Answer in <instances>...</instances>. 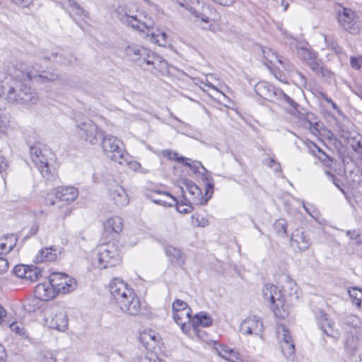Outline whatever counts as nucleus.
I'll use <instances>...</instances> for the list:
<instances>
[{
  "mask_svg": "<svg viewBox=\"0 0 362 362\" xmlns=\"http://www.w3.org/2000/svg\"><path fill=\"white\" fill-rule=\"evenodd\" d=\"M191 314V308H186L185 310H181V312L173 315L175 322L180 326L185 333H187L190 329L192 320Z\"/></svg>",
  "mask_w": 362,
  "mask_h": 362,
  "instance_id": "26",
  "label": "nucleus"
},
{
  "mask_svg": "<svg viewBox=\"0 0 362 362\" xmlns=\"http://www.w3.org/2000/svg\"><path fill=\"white\" fill-rule=\"evenodd\" d=\"M48 153H49V151L44 148V153L40 157V160L43 163L41 165H35V166L38 168L42 177L47 180H51L56 176V170L49 163Z\"/></svg>",
  "mask_w": 362,
  "mask_h": 362,
  "instance_id": "25",
  "label": "nucleus"
},
{
  "mask_svg": "<svg viewBox=\"0 0 362 362\" xmlns=\"http://www.w3.org/2000/svg\"><path fill=\"white\" fill-rule=\"evenodd\" d=\"M192 225L196 227H206L209 225V222L204 216L197 214L192 216Z\"/></svg>",
  "mask_w": 362,
  "mask_h": 362,
  "instance_id": "48",
  "label": "nucleus"
},
{
  "mask_svg": "<svg viewBox=\"0 0 362 362\" xmlns=\"http://www.w3.org/2000/svg\"><path fill=\"white\" fill-rule=\"evenodd\" d=\"M51 285L57 293H67L74 291L76 286L74 279L61 272H53L49 275Z\"/></svg>",
  "mask_w": 362,
  "mask_h": 362,
  "instance_id": "10",
  "label": "nucleus"
},
{
  "mask_svg": "<svg viewBox=\"0 0 362 362\" xmlns=\"http://www.w3.org/2000/svg\"><path fill=\"white\" fill-rule=\"evenodd\" d=\"M315 156H316L319 160H320L325 165L331 166L332 162V159L321 149L320 152H318L317 155H315Z\"/></svg>",
  "mask_w": 362,
  "mask_h": 362,
  "instance_id": "62",
  "label": "nucleus"
},
{
  "mask_svg": "<svg viewBox=\"0 0 362 362\" xmlns=\"http://www.w3.org/2000/svg\"><path fill=\"white\" fill-rule=\"evenodd\" d=\"M60 4L75 21L88 18V12L82 8L75 0H54Z\"/></svg>",
  "mask_w": 362,
  "mask_h": 362,
  "instance_id": "20",
  "label": "nucleus"
},
{
  "mask_svg": "<svg viewBox=\"0 0 362 362\" xmlns=\"http://www.w3.org/2000/svg\"><path fill=\"white\" fill-rule=\"evenodd\" d=\"M9 127V121L6 116L0 115V137L5 134Z\"/></svg>",
  "mask_w": 362,
  "mask_h": 362,
  "instance_id": "60",
  "label": "nucleus"
},
{
  "mask_svg": "<svg viewBox=\"0 0 362 362\" xmlns=\"http://www.w3.org/2000/svg\"><path fill=\"white\" fill-rule=\"evenodd\" d=\"M264 57L270 64H275V63H279L282 64L287 70L292 71L293 65L287 64L286 62H284L281 57L278 54L271 49H264L262 50Z\"/></svg>",
  "mask_w": 362,
  "mask_h": 362,
  "instance_id": "35",
  "label": "nucleus"
},
{
  "mask_svg": "<svg viewBox=\"0 0 362 362\" xmlns=\"http://www.w3.org/2000/svg\"><path fill=\"white\" fill-rule=\"evenodd\" d=\"M145 49L139 45L132 44L125 48V54L132 61L136 62L139 66H142L140 60L142 54H144Z\"/></svg>",
  "mask_w": 362,
  "mask_h": 362,
  "instance_id": "34",
  "label": "nucleus"
},
{
  "mask_svg": "<svg viewBox=\"0 0 362 362\" xmlns=\"http://www.w3.org/2000/svg\"><path fill=\"white\" fill-rule=\"evenodd\" d=\"M281 352L287 359H292L295 354V345L293 341H286L280 343Z\"/></svg>",
  "mask_w": 362,
  "mask_h": 362,
  "instance_id": "41",
  "label": "nucleus"
},
{
  "mask_svg": "<svg viewBox=\"0 0 362 362\" xmlns=\"http://www.w3.org/2000/svg\"><path fill=\"white\" fill-rule=\"evenodd\" d=\"M42 58L43 60L59 65L71 64L75 62V58L72 55L59 52H51L43 55Z\"/></svg>",
  "mask_w": 362,
  "mask_h": 362,
  "instance_id": "28",
  "label": "nucleus"
},
{
  "mask_svg": "<svg viewBox=\"0 0 362 362\" xmlns=\"http://www.w3.org/2000/svg\"><path fill=\"white\" fill-rule=\"evenodd\" d=\"M165 250L172 264L182 266L185 263V255L180 249L172 245H168Z\"/></svg>",
  "mask_w": 362,
  "mask_h": 362,
  "instance_id": "33",
  "label": "nucleus"
},
{
  "mask_svg": "<svg viewBox=\"0 0 362 362\" xmlns=\"http://www.w3.org/2000/svg\"><path fill=\"white\" fill-rule=\"evenodd\" d=\"M77 129L79 137L91 145L96 144L102 137L98 126L90 119L78 122Z\"/></svg>",
  "mask_w": 362,
  "mask_h": 362,
  "instance_id": "7",
  "label": "nucleus"
},
{
  "mask_svg": "<svg viewBox=\"0 0 362 362\" xmlns=\"http://www.w3.org/2000/svg\"><path fill=\"white\" fill-rule=\"evenodd\" d=\"M11 330L19 336H25L26 330L22 322H13L9 325Z\"/></svg>",
  "mask_w": 362,
  "mask_h": 362,
  "instance_id": "49",
  "label": "nucleus"
},
{
  "mask_svg": "<svg viewBox=\"0 0 362 362\" xmlns=\"http://www.w3.org/2000/svg\"><path fill=\"white\" fill-rule=\"evenodd\" d=\"M255 93L261 98L270 102L276 103L284 108L294 107L296 102L284 93L281 89L275 88L265 82H258L255 86Z\"/></svg>",
  "mask_w": 362,
  "mask_h": 362,
  "instance_id": "2",
  "label": "nucleus"
},
{
  "mask_svg": "<svg viewBox=\"0 0 362 362\" xmlns=\"http://www.w3.org/2000/svg\"><path fill=\"white\" fill-rule=\"evenodd\" d=\"M339 136L344 139V142L349 145L354 151L358 152L362 147L360 136L356 132L346 128L344 125L339 127Z\"/></svg>",
  "mask_w": 362,
  "mask_h": 362,
  "instance_id": "23",
  "label": "nucleus"
},
{
  "mask_svg": "<svg viewBox=\"0 0 362 362\" xmlns=\"http://www.w3.org/2000/svg\"><path fill=\"white\" fill-rule=\"evenodd\" d=\"M17 239L13 236L0 238V255L8 253L16 245Z\"/></svg>",
  "mask_w": 362,
  "mask_h": 362,
  "instance_id": "37",
  "label": "nucleus"
},
{
  "mask_svg": "<svg viewBox=\"0 0 362 362\" xmlns=\"http://www.w3.org/2000/svg\"><path fill=\"white\" fill-rule=\"evenodd\" d=\"M339 21L345 30L351 34H358L362 29V19L354 11L344 8L339 14Z\"/></svg>",
  "mask_w": 362,
  "mask_h": 362,
  "instance_id": "6",
  "label": "nucleus"
},
{
  "mask_svg": "<svg viewBox=\"0 0 362 362\" xmlns=\"http://www.w3.org/2000/svg\"><path fill=\"white\" fill-rule=\"evenodd\" d=\"M44 321L49 329L64 332L68 328V315L59 304L50 305L44 310Z\"/></svg>",
  "mask_w": 362,
  "mask_h": 362,
  "instance_id": "3",
  "label": "nucleus"
},
{
  "mask_svg": "<svg viewBox=\"0 0 362 362\" xmlns=\"http://www.w3.org/2000/svg\"><path fill=\"white\" fill-rule=\"evenodd\" d=\"M121 262L117 247L115 244L102 245L98 249V267L100 269L115 267Z\"/></svg>",
  "mask_w": 362,
  "mask_h": 362,
  "instance_id": "5",
  "label": "nucleus"
},
{
  "mask_svg": "<svg viewBox=\"0 0 362 362\" xmlns=\"http://www.w3.org/2000/svg\"><path fill=\"white\" fill-rule=\"evenodd\" d=\"M284 295V298L286 299V296L298 298V286L295 281L290 277L286 276L284 284L282 285V289L281 290Z\"/></svg>",
  "mask_w": 362,
  "mask_h": 362,
  "instance_id": "36",
  "label": "nucleus"
},
{
  "mask_svg": "<svg viewBox=\"0 0 362 362\" xmlns=\"http://www.w3.org/2000/svg\"><path fill=\"white\" fill-rule=\"evenodd\" d=\"M41 275L40 269L33 266H28L26 271V276L25 279L28 280L31 282L36 281L38 280L39 276Z\"/></svg>",
  "mask_w": 362,
  "mask_h": 362,
  "instance_id": "46",
  "label": "nucleus"
},
{
  "mask_svg": "<svg viewBox=\"0 0 362 362\" xmlns=\"http://www.w3.org/2000/svg\"><path fill=\"white\" fill-rule=\"evenodd\" d=\"M347 200L354 209L362 208V197L359 194H354L353 197H346Z\"/></svg>",
  "mask_w": 362,
  "mask_h": 362,
  "instance_id": "56",
  "label": "nucleus"
},
{
  "mask_svg": "<svg viewBox=\"0 0 362 362\" xmlns=\"http://www.w3.org/2000/svg\"><path fill=\"white\" fill-rule=\"evenodd\" d=\"M212 324V320L206 313L197 314L192 320V326L195 329L198 326L209 327Z\"/></svg>",
  "mask_w": 362,
  "mask_h": 362,
  "instance_id": "38",
  "label": "nucleus"
},
{
  "mask_svg": "<svg viewBox=\"0 0 362 362\" xmlns=\"http://www.w3.org/2000/svg\"><path fill=\"white\" fill-rule=\"evenodd\" d=\"M346 235L349 236L351 240H354L356 245L362 244V234L358 230H347Z\"/></svg>",
  "mask_w": 362,
  "mask_h": 362,
  "instance_id": "55",
  "label": "nucleus"
},
{
  "mask_svg": "<svg viewBox=\"0 0 362 362\" xmlns=\"http://www.w3.org/2000/svg\"><path fill=\"white\" fill-rule=\"evenodd\" d=\"M146 197L152 202L163 206H173L175 201V197L173 195L168 192L158 190L147 192Z\"/></svg>",
  "mask_w": 362,
  "mask_h": 362,
  "instance_id": "22",
  "label": "nucleus"
},
{
  "mask_svg": "<svg viewBox=\"0 0 362 362\" xmlns=\"http://www.w3.org/2000/svg\"><path fill=\"white\" fill-rule=\"evenodd\" d=\"M351 66L355 69H359L362 65V57H351L350 59Z\"/></svg>",
  "mask_w": 362,
  "mask_h": 362,
  "instance_id": "64",
  "label": "nucleus"
},
{
  "mask_svg": "<svg viewBox=\"0 0 362 362\" xmlns=\"http://www.w3.org/2000/svg\"><path fill=\"white\" fill-rule=\"evenodd\" d=\"M264 330L263 322L257 315L246 317L240 324V331L245 335H260Z\"/></svg>",
  "mask_w": 362,
  "mask_h": 362,
  "instance_id": "17",
  "label": "nucleus"
},
{
  "mask_svg": "<svg viewBox=\"0 0 362 362\" xmlns=\"http://www.w3.org/2000/svg\"><path fill=\"white\" fill-rule=\"evenodd\" d=\"M274 229L277 234L283 236L286 234V223L284 220H278L274 223Z\"/></svg>",
  "mask_w": 362,
  "mask_h": 362,
  "instance_id": "53",
  "label": "nucleus"
},
{
  "mask_svg": "<svg viewBox=\"0 0 362 362\" xmlns=\"http://www.w3.org/2000/svg\"><path fill=\"white\" fill-rule=\"evenodd\" d=\"M298 54L304 61L306 62L307 64L309 62L313 61L317 57L316 53L311 49L306 47H301L298 48Z\"/></svg>",
  "mask_w": 362,
  "mask_h": 362,
  "instance_id": "43",
  "label": "nucleus"
},
{
  "mask_svg": "<svg viewBox=\"0 0 362 362\" xmlns=\"http://www.w3.org/2000/svg\"><path fill=\"white\" fill-rule=\"evenodd\" d=\"M276 334L279 339V343L286 342V341H293L289 331L283 325H279L276 327Z\"/></svg>",
  "mask_w": 362,
  "mask_h": 362,
  "instance_id": "45",
  "label": "nucleus"
},
{
  "mask_svg": "<svg viewBox=\"0 0 362 362\" xmlns=\"http://www.w3.org/2000/svg\"><path fill=\"white\" fill-rule=\"evenodd\" d=\"M108 195L110 199L119 207L124 206L129 203L127 192L124 189L119 185L111 186L109 189Z\"/></svg>",
  "mask_w": 362,
  "mask_h": 362,
  "instance_id": "24",
  "label": "nucleus"
},
{
  "mask_svg": "<svg viewBox=\"0 0 362 362\" xmlns=\"http://www.w3.org/2000/svg\"><path fill=\"white\" fill-rule=\"evenodd\" d=\"M120 21L133 29L140 32H146L149 30L153 25V22L151 18L146 15L140 13L139 15L132 16L127 13L122 14L119 16Z\"/></svg>",
  "mask_w": 362,
  "mask_h": 362,
  "instance_id": "11",
  "label": "nucleus"
},
{
  "mask_svg": "<svg viewBox=\"0 0 362 362\" xmlns=\"http://www.w3.org/2000/svg\"><path fill=\"white\" fill-rule=\"evenodd\" d=\"M39 98L37 93L29 86L23 83V87L19 90L20 104L33 105L37 103Z\"/></svg>",
  "mask_w": 362,
  "mask_h": 362,
  "instance_id": "29",
  "label": "nucleus"
},
{
  "mask_svg": "<svg viewBox=\"0 0 362 362\" xmlns=\"http://www.w3.org/2000/svg\"><path fill=\"white\" fill-rule=\"evenodd\" d=\"M35 293L37 298L42 300H48L53 298L57 292L51 285L50 278H49V282L41 283L37 285L35 288Z\"/></svg>",
  "mask_w": 362,
  "mask_h": 362,
  "instance_id": "27",
  "label": "nucleus"
},
{
  "mask_svg": "<svg viewBox=\"0 0 362 362\" xmlns=\"http://www.w3.org/2000/svg\"><path fill=\"white\" fill-rule=\"evenodd\" d=\"M140 63L144 69L150 71H162L165 69L167 62L159 56L148 49H145L144 54H142Z\"/></svg>",
  "mask_w": 362,
  "mask_h": 362,
  "instance_id": "16",
  "label": "nucleus"
},
{
  "mask_svg": "<svg viewBox=\"0 0 362 362\" xmlns=\"http://www.w3.org/2000/svg\"><path fill=\"white\" fill-rule=\"evenodd\" d=\"M110 292L118 305L120 300H123L134 293V291L128 287V285L122 279L114 278L110 283Z\"/></svg>",
  "mask_w": 362,
  "mask_h": 362,
  "instance_id": "15",
  "label": "nucleus"
},
{
  "mask_svg": "<svg viewBox=\"0 0 362 362\" xmlns=\"http://www.w3.org/2000/svg\"><path fill=\"white\" fill-rule=\"evenodd\" d=\"M158 336L151 331H144L140 334V340L146 346V344H150V341H156Z\"/></svg>",
  "mask_w": 362,
  "mask_h": 362,
  "instance_id": "47",
  "label": "nucleus"
},
{
  "mask_svg": "<svg viewBox=\"0 0 362 362\" xmlns=\"http://www.w3.org/2000/svg\"><path fill=\"white\" fill-rule=\"evenodd\" d=\"M216 350L218 355L226 359H228V358L234 354L233 350L226 346H220L219 348L216 349Z\"/></svg>",
  "mask_w": 362,
  "mask_h": 362,
  "instance_id": "58",
  "label": "nucleus"
},
{
  "mask_svg": "<svg viewBox=\"0 0 362 362\" xmlns=\"http://www.w3.org/2000/svg\"><path fill=\"white\" fill-rule=\"evenodd\" d=\"M348 293L352 300V303L355 304L357 308L362 307V290L354 287L349 289Z\"/></svg>",
  "mask_w": 362,
  "mask_h": 362,
  "instance_id": "44",
  "label": "nucleus"
},
{
  "mask_svg": "<svg viewBox=\"0 0 362 362\" xmlns=\"http://www.w3.org/2000/svg\"><path fill=\"white\" fill-rule=\"evenodd\" d=\"M173 154L174 157L170 156V159L176 160L179 163H182L186 166L189 167L194 173H197L200 167L204 168L200 162L193 161L190 158L184 156H178L177 153H173Z\"/></svg>",
  "mask_w": 362,
  "mask_h": 362,
  "instance_id": "39",
  "label": "nucleus"
},
{
  "mask_svg": "<svg viewBox=\"0 0 362 362\" xmlns=\"http://www.w3.org/2000/svg\"><path fill=\"white\" fill-rule=\"evenodd\" d=\"M308 65L310 68L317 75L322 66H323L322 62L321 59H317V57L311 62H309Z\"/></svg>",
  "mask_w": 362,
  "mask_h": 362,
  "instance_id": "59",
  "label": "nucleus"
},
{
  "mask_svg": "<svg viewBox=\"0 0 362 362\" xmlns=\"http://www.w3.org/2000/svg\"><path fill=\"white\" fill-rule=\"evenodd\" d=\"M361 328L356 326H348L345 333V344L349 349L354 350L356 348Z\"/></svg>",
  "mask_w": 362,
  "mask_h": 362,
  "instance_id": "32",
  "label": "nucleus"
},
{
  "mask_svg": "<svg viewBox=\"0 0 362 362\" xmlns=\"http://www.w3.org/2000/svg\"><path fill=\"white\" fill-rule=\"evenodd\" d=\"M318 327L323 334L337 341L340 337V332L336 327L334 321L322 310H319L315 315Z\"/></svg>",
  "mask_w": 362,
  "mask_h": 362,
  "instance_id": "9",
  "label": "nucleus"
},
{
  "mask_svg": "<svg viewBox=\"0 0 362 362\" xmlns=\"http://www.w3.org/2000/svg\"><path fill=\"white\" fill-rule=\"evenodd\" d=\"M206 8L209 11V16L204 13H199L194 9L192 11V13L201 21L200 26L203 30L216 32L219 27L220 15L209 6Z\"/></svg>",
  "mask_w": 362,
  "mask_h": 362,
  "instance_id": "12",
  "label": "nucleus"
},
{
  "mask_svg": "<svg viewBox=\"0 0 362 362\" xmlns=\"http://www.w3.org/2000/svg\"><path fill=\"white\" fill-rule=\"evenodd\" d=\"M56 200L47 199L46 202L47 206H52L57 204L59 207V202H64L69 204L74 202L78 195V189L74 187L66 186L59 187L56 189Z\"/></svg>",
  "mask_w": 362,
  "mask_h": 362,
  "instance_id": "13",
  "label": "nucleus"
},
{
  "mask_svg": "<svg viewBox=\"0 0 362 362\" xmlns=\"http://www.w3.org/2000/svg\"><path fill=\"white\" fill-rule=\"evenodd\" d=\"M20 69L25 72L26 76L30 80H35L40 83H47L55 81L59 78V74L55 72L40 71L33 66L24 67V64H20Z\"/></svg>",
  "mask_w": 362,
  "mask_h": 362,
  "instance_id": "14",
  "label": "nucleus"
},
{
  "mask_svg": "<svg viewBox=\"0 0 362 362\" xmlns=\"http://www.w3.org/2000/svg\"><path fill=\"white\" fill-rule=\"evenodd\" d=\"M23 87V83L12 76L5 78L1 85L0 95L3 96L8 102L12 103H19V90Z\"/></svg>",
  "mask_w": 362,
  "mask_h": 362,
  "instance_id": "8",
  "label": "nucleus"
},
{
  "mask_svg": "<svg viewBox=\"0 0 362 362\" xmlns=\"http://www.w3.org/2000/svg\"><path fill=\"white\" fill-rule=\"evenodd\" d=\"M103 226L106 233L118 234L123 228V221L119 216H112L105 221Z\"/></svg>",
  "mask_w": 362,
  "mask_h": 362,
  "instance_id": "31",
  "label": "nucleus"
},
{
  "mask_svg": "<svg viewBox=\"0 0 362 362\" xmlns=\"http://www.w3.org/2000/svg\"><path fill=\"white\" fill-rule=\"evenodd\" d=\"M151 36L155 40V42L160 45H164L166 42L167 35L164 32H158V33H153Z\"/></svg>",
  "mask_w": 362,
  "mask_h": 362,
  "instance_id": "61",
  "label": "nucleus"
},
{
  "mask_svg": "<svg viewBox=\"0 0 362 362\" xmlns=\"http://www.w3.org/2000/svg\"><path fill=\"white\" fill-rule=\"evenodd\" d=\"M317 75L327 80H332L334 78V73L324 66H322Z\"/></svg>",
  "mask_w": 362,
  "mask_h": 362,
  "instance_id": "63",
  "label": "nucleus"
},
{
  "mask_svg": "<svg viewBox=\"0 0 362 362\" xmlns=\"http://www.w3.org/2000/svg\"><path fill=\"white\" fill-rule=\"evenodd\" d=\"M174 205H175L177 211L180 214H189L193 209L192 206L185 197H182L181 199L175 198Z\"/></svg>",
  "mask_w": 362,
  "mask_h": 362,
  "instance_id": "40",
  "label": "nucleus"
},
{
  "mask_svg": "<svg viewBox=\"0 0 362 362\" xmlns=\"http://www.w3.org/2000/svg\"><path fill=\"white\" fill-rule=\"evenodd\" d=\"M136 362H159V358L154 353L149 352L144 356H139L136 358Z\"/></svg>",
  "mask_w": 362,
  "mask_h": 362,
  "instance_id": "54",
  "label": "nucleus"
},
{
  "mask_svg": "<svg viewBox=\"0 0 362 362\" xmlns=\"http://www.w3.org/2000/svg\"><path fill=\"white\" fill-rule=\"evenodd\" d=\"M293 106L294 107H288V108L286 109L289 110V112L291 115H294L296 118L298 119L301 125L303 127L309 129L312 134L315 135L319 133V130L317 128V126H318V123L317 122H313L312 120L314 115L310 113L304 115L300 112L298 110V105L296 103V105Z\"/></svg>",
  "mask_w": 362,
  "mask_h": 362,
  "instance_id": "18",
  "label": "nucleus"
},
{
  "mask_svg": "<svg viewBox=\"0 0 362 362\" xmlns=\"http://www.w3.org/2000/svg\"><path fill=\"white\" fill-rule=\"evenodd\" d=\"M101 147L107 156L112 160L123 164L125 151L122 141L112 135L103 136Z\"/></svg>",
  "mask_w": 362,
  "mask_h": 362,
  "instance_id": "4",
  "label": "nucleus"
},
{
  "mask_svg": "<svg viewBox=\"0 0 362 362\" xmlns=\"http://www.w3.org/2000/svg\"><path fill=\"white\" fill-rule=\"evenodd\" d=\"M311 241L308 235L302 229H296L291 235L290 246L294 252H301L309 248Z\"/></svg>",
  "mask_w": 362,
  "mask_h": 362,
  "instance_id": "19",
  "label": "nucleus"
},
{
  "mask_svg": "<svg viewBox=\"0 0 362 362\" xmlns=\"http://www.w3.org/2000/svg\"><path fill=\"white\" fill-rule=\"evenodd\" d=\"M28 266L24 264L16 265L13 269V274L18 278L25 279Z\"/></svg>",
  "mask_w": 362,
  "mask_h": 362,
  "instance_id": "57",
  "label": "nucleus"
},
{
  "mask_svg": "<svg viewBox=\"0 0 362 362\" xmlns=\"http://www.w3.org/2000/svg\"><path fill=\"white\" fill-rule=\"evenodd\" d=\"M186 308H190L187 304V303L181 300L177 299L173 303V315H174L175 313H178L181 312V310H185Z\"/></svg>",
  "mask_w": 362,
  "mask_h": 362,
  "instance_id": "52",
  "label": "nucleus"
},
{
  "mask_svg": "<svg viewBox=\"0 0 362 362\" xmlns=\"http://www.w3.org/2000/svg\"><path fill=\"white\" fill-rule=\"evenodd\" d=\"M118 306L122 312L131 315H138L141 311L140 300L135 293L125 300H120Z\"/></svg>",
  "mask_w": 362,
  "mask_h": 362,
  "instance_id": "21",
  "label": "nucleus"
},
{
  "mask_svg": "<svg viewBox=\"0 0 362 362\" xmlns=\"http://www.w3.org/2000/svg\"><path fill=\"white\" fill-rule=\"evenodd\" d=\"M60 251L55 247H45L40 250L35 257L36 262L55 261Z\"/></svg>",
  "mask_w": 362,
  "mask_h": 362,
  "instance_id": "30",
  "label": "nucleus"
},
{
  "mask_svg": "<svg viewBox=\"0 0 362 362\" xmlns=\"http://www.w3.org/2000/svg\"><path fill=\"white\" fill-rule=\"evenodd\" d=\"M33 362H56V359L50 352L40 353Z\"/></svg>",
  "mask_w": 362,
  "mask_h": 362,
  "instance_id": "50",
  "label": "nucleus"
},
{
  "mask_svg": "<svg viewBox=\"0 0 362 362\" xmlns=\"http://www.w3.org/2000/svg\"><path fill=\"white\" fill-rule=\"evenodd\" d=\"M262 296L276 317L285 318L288 315V306L285 303L286 299L278 286L270 284H265L262 288Z\"/></svg>",
  "mask_w": 362,
  "mask_h": 362,
  "instance_id": "1",
  "label": "nucleus"
},
{
  "mask_svg": "<svg viewBox=\"0 0 362 362\" xmlns=\"http://www.w3.org/2000/svg\"><path fill=\"white\" fill-rule=\"evenodd\" d=\"M44 153V148H41L40 144H36L32 146L30 148V157L35 165H41L43 162L40 160V157Z\"/></svg>",
  "mask_w": 362,
  "mask_h": 362,
  "instance_id": "42",
  "label": "nucleus"
},
{
  "mask_svg": "<svg viewBox=\"0 0 362 362\" xmlns=\"http://www.w3.org/2000/svg\"><path fill=\"white\" fill-rule=\"evenodd\" d=\"M185 187L189 192L193 196L199 197L201 194V190L199 187L191 180H185Z\"/></svg>",
  "mask_w": 362,
  "mask_h": 362,
  "instance_id": "51",
  "label": "nucleus"
}]
</instances>
